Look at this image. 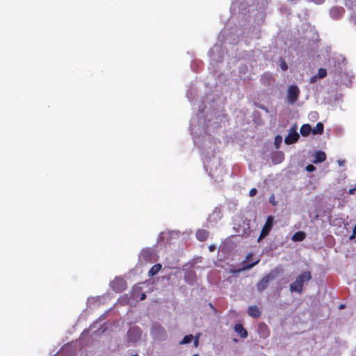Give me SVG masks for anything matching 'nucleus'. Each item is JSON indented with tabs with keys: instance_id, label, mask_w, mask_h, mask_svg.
Listing matches in <instances>:
<instances>
[{
	"instance_id": "obj_1",
	"label": "nucleus",
	"mask_w": 356,
	"mask_h": 356,
	"mask_svg": "<svg viewBox=\"0 0 356 356\" xmlns=\"http://www.w3.org/2000/svg\"><path fill=\"white\" fill-rule=\"evenodd\" d=\"M312 278L311 273L308 271L302 273L298 277H297L296 281L291 284L290 291L291 292H297L301 293L302 291L303 284L310 280Z\"/></svg>"
},
{
	"instance_id": "obj_2",
	"label": "nucleus",
	"mask_w": 356,
	"mask_h": 356,
	"mask_svg": "<svg viewBox=\"0 0 356 356\" xmlns=\"http://www.w3.org/2000/svg\"><path fill=\"white\" fill-rule=\"evenodd\" d=\"M151 335L154 339L157 341H164L167 337L165 329L160 325H154L151 330Z\"/></svg>"
},
{
	"instance_id": "obj_3",
	"label": "nucleus",
	"mask_w": 356,
	"mask_h": 356,
	"mask_svg": "<svg viewBox=\"0 0 356 356\" xmlns=\"http://www.w3.org/2000/svg\"><path fill=\"white\" fill-rule=\"evenodd\" d=\"M300 89L296 85H290L287 89L286 98L289 104H294L300 95Z\"/></svg>"
},
{
	"instance_id": "obj_4",
	"label": "nucleus",
	"mask_w": 356,
	"mask_h": 356,
	"mask_svg": "<svg viewBox=\"0 0 356 356\" xmlns=\"http://www.w3.org/2000/svg\"><path fill=\"white\" fill-rule=\"evenodd\" d=\"M277 275L275 271H272L268 275H266L262 280L257 283V288L259 291H263L268 286L269 283L272 282Z\"/></svg>"
},
{
	"instance_id": "obj_5",
	"label": "nucleus",
	"mask_w": 356,
	"mask_h": 356,
	"mask_svg": "<svg viewBox=\"0 0 356 356\" xmlns=\"http://www.w3.org/2000/svg\"><path fill=\"white\" fill-rule=\"evenodd\" d=\"M273 218L271 216H270L267 218L266 222L264 227L261 229L260 236L258 238L259 242L263 238H264L265 236H266L268 234V233L270 232V231L271 230V229L273 227Z\"/></svg>"
},
{
	"instance_id": "obj_6",
	"label": "nucleus",
	"mask_w": 356,
	"mask_h": 356,
	"mask_svg": "<svg viewBox=\"0 0 356 356\" xmlns=\"http://www.w3.org/2000/svg\"><path fill=\"white\" fill-rule=\"evenodd\" d=\"M141 337V331L138 327H133L128 332V339L131 342L138 341Z\"/></svg>"
},
{
	"instance_id": "obj_7",
	"label": "nucleus",
	"mask_w": 356,
	"mask_h": 356,
	"mask_svg": "<svg viewBox=\"0 0 356 356\" xmlns=\"http://www.w3.org/2000/svg\"><path fill=\"white\" fill-rule=\"evenodd\" d=\"M112 288L113 290L120 292L123 291L126 288V284L123 279L122 278H116L115 279L112 284Z\"/></svg>"
},
{
	"instance_id": "obj_8",
	"label": "nucleus",
	"mask_w": 356,
	"mask_h": 356,
	"mask_svg": "<svg viewBox=\"0 0 356 356\" xmlns=\"http://www.w3.org/2000/svg\"><path fill=\"white\" fill-rule=\"evenodd\" d=\"M326 159V154L324 152L318 151L314 154V159L312 162L314 163H322Z\"/></svg>"
},
{
	"instance_id": "obj_9",
	"label": "nucleus",
	"mask_w": 356,
	"mask_h": 356,
	"mask_svg": "<svg viewBox=\"0 0 356 356\" xmlns=\"http://www.w3.org/2000/svg\"><path fill=\"white\" fill-rule=\"evenodd\" d=\"M298 138L299 135L297 132L291 131L285 138L284 142L286 144H293L298 140Z\"/></svg>"
},
{
	"instance_id": "obj_10",
	"label": "nucleus",
	"mask_w": 356,
	"mask_h": 356,
	"mask_svg": "<svg viewBox=\"0 0 356 356\" xmlns=\"http://www.w3.org/2000/svg\"><path fill=\"white\" fill-rule=\"evenodd\" d=\"M248 314L252 318H259L261 315V312L257 306L252 305L248 307Z\"/></svg>"
},
{
	"instance_id": "obj_11",
	"label": "nucleus",
	"mask_w": 356,
	"mask_h": 356,
	"mask_svg": "<svg viewBox=\"0 0 356 356\" xmlns=\"http://www.w3.org/2000/svg\"><path fill=\"white\" fill-rule=\"evenodd\" d=\"M258 327L259 334L263 338H266L269 336L270 332L266 325H265L264 323H260Z\"/></svg>"
},
{
	"instance_id": "obj_12",
	"label": "nucleus",
	"mask_w": 356,
	"mask_h": 356,
	"mask_svg": "<svg viewBox=\"0 0 356 356\" xmlns=\"http://www.w3.org/2000/svg\"><path fill=\"white\" fill-rule=\"evenodd\" d=\"M343 9L342 8H332L330 9V15L334 19H337L343 14Z\"/></svg>"
},
{
	"instance_id": "obj_13",
	"label": "nucleus",
	"mask_w": 356,
	"mask_h": 356,
	"mask_svg": "<svg viewBox=\"0 0 356 356\" xmlns=\"http://www.w3.org/2000/svg\"><path fill=\"white\" fill-rule=\"evenodd\" d=\"M234 330L237 332L242 338H246L248 337V332L243 327L241 324H236L234 326Z\"/></svg>"
},
{
	"instance_id": "obj_14",
	"label": "nucleus",
	"mask_w": 356,
	"mask_h": 356,
	"mask_svg": "<svg viewBox=\"0 0 356 356\" xmlns=\"http://www.w3.org/2000/svg\"><path fill=\"white\" fill-rule=\"evenodd\" d=\"M208 236V232L204 229H200L196 233V237L200 241H205L207 238Z\"/></svg>"
},
{
	"instance_id": "obj_15",
	"label": "nucleus",
	"mask_w": 356,
	"mask_h": 356,
	"mask_svg": "<svg viewBox=\"0 0 356 356\" xmlns=\"http://www.w3.org/2000/svg\"><path fill=\"white\" fill-rule=\"evenodd\" d=\"M300 131L302 136H308L312 131V129L309 124H306L301 127Z\"/></svg>"
},
{
	"instance_id": "obj_16",
	"label": "nucleus",
	"mask_w": 356,
	"mask_h": 356,
	"mask_svg": "<svg viewBox=\"0 0 356 356\" xmlns=\"http://www.w3.org/2000/svg\"><path fill=\"white\" fill-rule=\"evenodd\" d=\"M305 234L303 232H296L292 236V240L294 241H302L305 238Z\"/></svg>"
},
{
	"instance_id": "obj_17",
	"label": "nucleus",
	"mask_w": 356,
	"mask_h": 356,
	"mask_svg": "<svg viewBox=\"0 0 356 356\" xmlns=\"http://www.w3.org/2000/svg\"><path fill=\"white\" fill-rule=\"evenodd\" d=\"M324 129V126L322 122H318L317 124L313 128L312 133L313 134H321L323 133Z\"/></svg>"
},
{
	"instance_id": "obj_18",
	"label": "nucleus",
	"mask_w": 356,
	"mask_h": 356,
	"mask_svg": "<svg viewBox=\"0 0 356 356\" xmlns=\"http://www.w3.org/2000/svg\"><path fill=\"white\" fill-rule=\"evenodd\" d=\"M161 268V265L158 264L153 266L151 269L148 272V275L149 277L154 276L156 275Z\"/></svg>"
},
{
	"instance_id": "obj_19",
	"label": "nucleus",
	"mask_w": 356,
	"mask_h": 356,
	"mask_svg": "<svg viewBox=\"0 0 356 356\" xmlns=\"http://www.w3.org/2000/svg\"><path fill=\"white\" fill-rule=\"evenodd\" d=\"M193 335L189 334L186 335L184 337V339L180 341V344H187L192 341L193 339Z\"/></svg>"
},
{
	"instance_id": "obj_20",
	"label": "nucleus",
	"mask_w": 356,
	"mask_h": 356,
	"mask_svg": "<svg viewBox=\"0 0 356 356\" xmlns=\"http://www.w3.org/2000/svg\"><path fill=\"white\" fill-rule=\"evenodd\" d=\"M327 75L326 70L324 68H320L318 72V76L320 79L325 77Z\"/></svg>"
},
{
	"instance_id": "obj_21",
	"label": "nucleus",
	"mask_w": 356,
	"mask_h": 356,
	"mask_svg": "<svg viewBox=\"0 0 356 356\" xmlns=\"http://www.w3.org/2000/svg\"><path fill=\"white\" fill-rule=\"evenodd\" d=\"M282 141V138L280 136H277L275 138V144L276 145V148H279L280 144Z\"/></svg>"
},
{
	"instance_id": "obj_22",
	"label": "nucleus",
	"mask_w": 356,
	"mask_h": 356,
	"mask_svg": "<svg viewBox=\"0 0 356 356\" xmlns=\"http://www.w3.org/2000/svg\"><path fill=\"white\" fill-rule=\"evenodd\" d=\"M280 67L283 71H286L288 69V65L284 60L281 61Z\"/></svg>"
},
{
	"instance_id": "obj_23",
	"label": "nucleus",
	"mask_w": 356,
	"mask_h": 356,
	"mask_svg": "<svg viewBox=\"0 0 356 356\" xmlns=\"http://www.w3.org/2000/svg\"><path fill=\"white\" fill-rule=\"evenodd\" d=\"M316 170V168L313 165H308L306 167V170L308 172H313Z\"/></svg>"
},
{
	"instance_id": "obj_24",
	"label": "nucleus",
	"mask_w": 356,
	"mask_h": 356,
	"mask_svg": "<svg viewBox=\"0 0 356 356\" xmlns=\"http://www.w3.org/2000/svg\"><path fill=\"white\" fill-rule=\"evenodd\" d=\"M259 262V259L255 261L254 263L251 264H249L246 267H245L244 268L245 269H250L251 268H252L254 266H255L257 263Z\"/></svg>"
},
{
	"instance_id": "obj_25",
	"label": "nucleus",
	"mask_w": 356,
	"mask_h": 356,
	"mask_svg": "<svg viewBox=\"0 0 356 356\" xmlns=\"http://www.w3.org/2000/svg\"><path fill=\"white\" fill-rule=\"evenodd\" d=\"M257 189L256 188H252L250 191V196L251 197H253L256 194H257Z\"/></svg>"
},
{
	"instance_id": "obj_26",
	"label": "nucleus",
	"mask_w": 356,
	"mask_h": 356,
	"mask_svg": "<svg viewBox=\"0 0 356 356\" xmlns=\"http://www.w3.org/2000/svg\"><path fill=\"white\" fill-rule=\"evenodd\" d=\"M355 236H356V225L353 228V235L350 237V238L353 239L355 237Z\"/></svg>"
},
{
	"instance_id": "obj_27",
	"label": "nucleus",
	"mask_w": 356,
	"mask_h": 356,
	"mask_svg": "<svg viewBox=\"0 0 356 356\" xmlns=\"http://www.w3.org/2000/svg\"><path fill=\"white\" fill-rule=\"evenodd\" d=\"M316 79H317L316 76H314L311 77L310 81H309L310 83H314L316 81Z\"/></svg>"
},
{
	"instance_id": "obj_28",
	"label": "nucleus",
	"mask_w": 356,
	"mask_h": 356,
	"mask_svg": "<svg viewBox=\"0 0 356 356\" xmlns=\"http://www.w3.org/2000/svg\"><path fill=\"white\" fill-rule=\"evenodd\" d=\"M325 0H312V1L314 2L315 3H317V4H321Z\"/></svg>"
},
{
	"instance_id": "obj_29",
	"label": "nucleus",
	"mask_w": 356,
	"mask_h": 356,
	"mask_svg": "<svg viewBox=\"0 0 356 356\" xmlns=\"http://www.w3.org/2000/svg\"><path fill=\"white\" fill-rule=\"evenodd\" d=\"M337 162H338V163H339V165L340 166L343 165H344V163H345V161H344V160H338V161H337Z\"/></svg>"
},
{
	"instance_id": "obj_30",
	"label": "nucleus",
	"mask_w": 356,
	"mask_h": 356,
	"mask_svg": "<svg viewBox=\"0 0 356 356\" xmlns=\"http://www.w3.org/2000/svg\"><path fill=\"white\" fill-rule=\"evenodd\" d=\"M149 250H145V251H144V252H143V255L144 257H147L149 256Z\"/></svg>"
},
{
	"instance_id": "obj_31",
	"label": "nucleus",
	"mask_w": 356,
	"mask_h": 356,
	"mask_svg": "<svg viewBox=\"0 0 356 356\" xmlns=\"http://www.w3.org/2000/svg\"><path fill=\"white\" fill-rule=\"evenodd\" d=\"M145 298H146V295H145V293H143V294L141 295V296H140V300H145Z\"/></svg>"
},
{
	"instance_id": "obj_32",
	"label": "nucleus",
	"mask_w": 356,
	"mask_h": 356,
	"mask_svg": "<svg viewBox=\"0 0 356 356\" xmlns=\"http://www.w3.org/2000/svg\"><path fill=\"white\" fill-rule=\"evenodd\" d=\"M197 343H198V339H197V338H196V339H195V341H194V345H195V346H197Z\"/></svg>"
},
{
	"instance_id": "obj_33",
	"label": "nucleus",
	"mask_w": 356,
	"mask_h": 356,
	"mask_svg": "<svg viewBox=\"0 0 356 356\" xmlns=\"http://www.w3.org/2000/svg\"><path fill=\"white\" fill-rule=\"evenodd\" d=\"M279 156H280V159H281V160H282V159H283V154H281V153H280V154H279Z\"/></svg>"
},
{
	"instance_id": "obj_34",
	"label": "nucleus",
	"mask_w": 356,
	"mask_h": 356,
	"mask_svg": "<svg viewBox=\"0 0 356 356\" xmlns=\"http://www.w3.org/2000/svg\"><path fill=\"white\" fill-rule=\"evenodd\" d=\"M209 250H210V251H213L214 250V247L210 246Z\"/></svg>"
},
{
	"instance_id": "obj_35",
	"label": "nucleus",
	"mask_w": 356,
	"mask_h": 356,
	"mask_svg": "<svg viewBox=\"0 0 356 356\" xmlns=\"http://www.w3.org/2000/svg\"><path fill=\"white\" fill-rule=\"evenodd\" d=\"M270 202H272L273 205L275 204V202H272L271 200H270Z\"/></svg>"
},
{
	"instance_id": "obj_36",
	"label": "nucleus",
	"mask_w": 356,
	"mask_h": 356,
	"mask_svg": "<svg viewBox=\"0 0 356 356\" xmlns=\"http://www.w3.org/2000/svg\"><path fill=\"white\" fill-rule=\"evenodd\" d=\"M131 356H138V355H136H136H131Z\"/></svg>"
}]
</instances>
